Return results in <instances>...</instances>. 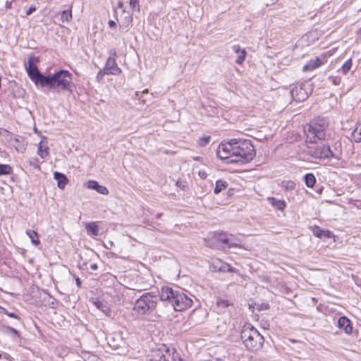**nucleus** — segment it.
<instances>
[{
	"mask_svg": "<svg viewBox=\"0 0 361 361\" xmlns=\"http://www.w3.org/2000/svg\"><path fill=\"white\" fill-rule=\"evenodd\" d=\"M104 69L106 71L107 75H119L121 73V69L118 66L116 59L109 56L106 62Z\"/></svg>",
	"mask_w": 361,
	"mask_h": 361,
	"instance_id": "nucleus-11",
	"label": "nucleus"
},
{
	"mask_svg": "<svg viewBox=\"0 0 361 361\" xmlns=\"http://www.w3.org/2000/svg\"><path fill=\"white\" fill-rule=\"evenodd\" d=\"M104 246L106 249L110 250V249H111L114 246V243L113 241L109 240L106 243H104Z\"/></svg>",
	"mask_w": 361,
	"mask_h": 361,
	"instance_id": "nucleus-36",
	"label": "nucleus"
},
{
	"mask_svg": "<svg viewBox=\"0 0 361 361\" xmlns=\"http://www.w3.org/2000/svg\"><path fill=\"white\" fill-rule=\"evenodd\" d=\"M240 338L245 348L252 352L261 350L264 342L263 336L250 324L243 326Z\"/></svg>",
	"mask_w": 361,
	"mask_h": 361,
	"instance_id": "nucleus-4",
	"label": "nucleus"
},
{
	"mask_svg": "<svg viewBox=\"0 0 361 361\" xmlns=\"http://www.w3.org/2000/svg\"><path fill=\"white\" fill-rule=\"evenodd\" d=\"M0 361H11L10 360H8V358L6 357H2L1 355H0Z\"/></svg>",
	"mask_w": 361,
	"mask_h": 361,
	"instance_id": "nucleus-48",
	"label": "nucleus"
},
{
	"mask_svg": "<svg viewBox=\"0 0 361 361\" xmlns=\"http://www.w3.org/2000/svg\"><path fill=\"white\" fill-rule=\"evenodd\" d=\"M322 63L320 59L317 57L314 60H310L307 64L303 66V71H312L321 66Z\"/></svg>",
	"mask_w": 361,
	"mask_h": 361,
	"instance_id": "nucleus-19",
	"label": "nucleus"
},
{
	"mask_svg": "<svg viewBox=\"0 0 361 361\" xmlns=\"http://www.w3.org/2000/svg\"><path fill=\"white\" fill-rule=\"evenodd\" d=\"M305 183L308 188H313L316 183V178L313 173H309L304 176Z\"/></svg>",
	"mask_w": 361,
	"mask_h": 361,
	"instance_id": "nucleus-23",
	"label": "nucleus"
},
{
	"mask_svg": "<svg viewBox=\"0 0 361 361\" xmlns=\"http://www.w3.org/2000/svg\"><path fill=\"white\" fill-rule=\"evenodd\" d=\"M295 186V183H294V182H293V181H288V182L287 183V185H286V188H287V189H289V190H293V189H294Z\"/></svg>",
	"mask_w": 361,
	"mask_h": 361,
	"instance_id": "nucleus-38",
	"label": "nucleus"
},
{
	"mask_svg": "<svg viewBox=\"0 0 361 361\" xmlns=\"http://www.w3.org/2000/svg\"><path fill=\"white\" fill-rule=\"evenodd\" d=\"M30 166H33L35 169H39V160L37 158H33L28 161Z\"/></svg>",
	"mask_w": 361,
	"mask_h": 361,
	"instance_id": "nucleus-34",
	"label": "nucleus"
},
{
	"mask_svg": "<svg viewBox=\"0 0 361 361\" xmlns=\"http://www.w3.org/2000/svg\"><path fill=\"white\" fill-rule=\"evenodd\" d=\"M210 139H211L210 136H207V137L200 138V145L201 146H205L206 145H207L209 143V142L210 141Z\"/></svg>",
	"mask_w": 361,
	"mask_h": 361,
	"instance_id": "nucleus-35",
	"label": "nucleus"
},
{
	"mask_svg": "<svg viewBox=\"0 0 361 361\" xmlns=\"http://www.w3.org/2000/svg\"><path fill=\"white\" fill-rule=\"evenodd\" d=\"M90 268H91L92 270L95 271V270H97L98 269V266H97V264L93 263V264H90Z\"/></svg>",
	"mask_w": 361,
	"mask_h": 361,
	"instance_id": "nucleus-45",
	"label": "nucleus"
},
{
	"mask_svg": "<svg viewBox=\"0 0 361 361\" xmlns=\"http://www.w3.org/2000/svg\"><path fill=\"white\" fill-rule=\"evenodd\" d=\"M26 234L29 236L31 240V242L35 245H38L39 244V240L38 238L37 233L32 230H27L26 231Z\"/></svg>",
	"mask_w": 361,
	"mask_h": 361,
	"instance_id": "nucleus-25",
	"label": "nucleus"
},
{
	"mask_svg": "<svg viewBox=\"0 0 361 361\" xmlns=\"http://www.w3.org/2000/svg\"><path fill=\"white\" fill-rule=\"evenodd\" d=\"M356 35H357V40L358 39H360L361 41V28H359L357 31H356Z\"/></svg>",
	"mask_w": 361,
	"mask_h": 361,
	"instance_id": "nucleus-43",
	"label": "nucleus"
},
{
	"mask_svg": "<svg viewBox=\"0 0 361 361\" xmlns=\"http://www.w3.org/2000/svg\"><path fill=\"white\" fill-rule=\"evenodd\" d=\"M94 305L96 306L97 309L101 310L105 314H109L111 312V310L106 302L100 300H96L94 302Z\"/></svg>",
	"mask_w": 361,
	"mask_h": 361,
	"instance_id": "nucleus-21",
	"label": "nucleus"
},
{
	"mask_svg": "<svg viewBox=\"0 0 361 361\" xmlns=\"http://www.w3.org/2000/svg\"><path fill=\"white\" fill-rule=\"evenodd\" d=\"M0 309L2 310V312H3L5 314L8 315V314H9V312H8L6 309H5V308H4V307H0Z\"/></svg>",
	"mask_w": 361,
	"mask_h": 361,
	"instance_id": "nucleus-47",
	"label": "nucleus"
},
{
	"mask_svg": "<svg viewBox=\"0 0 361 361\" xmlns=\"http://www.w3.org/2000/svg\"><path fill=\"white\" fill-rule=\"evenodd\" d=\"M160 300L169 302L176 311H183L191 307L192 300L183 292L174 290L169 286L162 287L160 291Z\"/></svg>",
	"mask_w": 361,
	"mask_h": 361,
	"instance_id": "nucleus-2",
	"label": "nucleus"
},
{
	"mask_svg": "<svg viewBox=\"0 0 361 361\" xmlns=\"http://www.w3.org/2000/svg\"><path fill=\"white\" fill-rule=\"evenodd\" d=\"M216 305L219 307L221 308H226L228 306H230L231 304L229 302L228 300L223 298H218L216 301Z\"/></svg>",
	"mask_w": 361,
	"mask_h": 361,
	"instance_id": "nucleus-30",
	"label": "nucleus"
},
{
	"mask_svg": "<svg viewBox=\"0 0 361 361\" xmlns=\"http://www.w3.org/2000/svg\"><path fill=\"white\" fill-rule=\"evenodd\" d=\"M54 178L57 180V185L61 189H63L68 183L67 177L60 172H54Z\"/></svg>",
	"mask_w": 361,
	"mask_h": 361,
	"instance_id": "nucleus-16",
	"label": "nucleus"
},
{
	"mask_svg": "<svg viewBox=\"0 0 361 361\" xmlns=\"http://www.w3.org/2000/svg\"><path fill=\"white\" fill-rule=\"evenodd\" d=\"M338 326L341 329H343L347 334H350L353 331V326L348 318L345 316L341 317L338 321Z\"/></svg>",
	"mask_w": 361,
	"mask_h": 361,
	"instance_id": "nucleus-12",
	"label": "nucleus"
},
{
	"mask_svg": "<svg viewBox=\"0 0 361 361\" xmlns=\"http://www.w3.org/2000/svg\"><path fill=\"white\" fill-rule=\"evenodd\" d=\"M329 80L334 85H339L341 82V78L339 76H334L330 75L329 77Z\"/></svg>",
	"mask_w": 361,
	"mask_h": 361,
	"instance_id": "nucleus-31",
	"label": "nucleus"
},
{
	"mask_svg": "<svg viewBox=\"0 0 361 361\" xmlns=\"http://www.w3.org/2000/svg\"><path fill=\"white\" fill-rule=\"evenodd\" d=\"M6 329L10 331V332H12L14 334H16V336H19V332L18 331H17L16 329L13 328V327H11V326H7L6 327Z\"/></svg>",
	"mask_w": 361,
	"mask_h": 361,
	"instance_id": "nucleus-39",
	"label": "nucleus"
},
{
	"mask_svg": "<svg viewBox=\"0 0 361 361\" xmlns=\"http://www.w3.org/2000/svg\"><path fill=\"white\" fill-rule=\"evenodd\" d=\"M37 154L42 159H45L49 155V147L42 140L37 145Z\"/></svg>",
	"mask_w": 361,
	"mask_h": 361,
	"instance_id": "nucleus-20",
	"label": "nucleus"
},
{
	"mask_svg": "<svg viewBox=\"0 0 361 361\" xmlns=\"http://www.w3.org/2000/svg\"><path fill=\"white\" fill-rule=\"evenodd\" d=\"M232 49L234 52L238 54L235 63L238 64H242L245 60V57L247 55V52L244 49H242L241 47L238 44L233 45L232 47Z\"/></svg>",
	"mask_w": 361,
	"mask_h": 361,
	"instance_id": "nucleus-14",
	"label": "nucleus"
},
{
	"mask_svg": "<svg viewBox=\"0 0 361 361\" xmlns=\"http://www.w3.org/2000/svg\"><path fill=\"white\" fill-rule=\"evenodd\" d=\"M27 63L28 66L26 67V71L30 80L36 86L44 87V83H47L48 81L47 75H43L38 68L33 64L32 59H29Z\"/></svg>",
	"mask_w": 361,
	"mask_h": 361,
	"instance_id": "nucleus-7",
	"label": "nucleus"
},
{
	"mask_svg": "<svg viewBox=\"0 0 361 361\" xmlns=\"http://www.w3.org/2000/svg\"><path fill=\"white\" fill-rule=\"evenodd\" d=\"M268 202L276 209L283 211L286 207V203L283 200H278L275 197H268Z\"/></svg>",
	"mask_w": 361,
	"mask_h": 361,
	"instance_id": "nucleus-17",
	"label": "nucleus"
},
{
	"mask_svg": "<svg viewBox=\"0 0 361 361\" xmlns=\"http://www.w3.org/2000/svg\"><path fill=\"white\" fill-rule=\"evenodd\" d=\"M37 10V8L35 6H31L28 10L26 11V15L27 16H30L31 15L33 12H35V11Z\"/></svg>",
	"mask_w": 361,
	"mask_h": 361,
	"instance_id": "nucleus-37",
	"label": "nucleus"
},
{
	"mask_svg": "<svg viewBox=\"0 0 361 361\" xmlns=\"http://www.w3.org/2000/svg\"><path fill=\"white\" fill-rule=\"evenodd\" d=\"M12 3L11 0L6 1V8H12Z\"/></svg>",
	"mask_w": 361,
	"mask_h": 361,
	"instance_id": "nucleus-42",
	"label": "nucleus"
},
{
	"mask_svg": "<svg viewBox=\"0 0 361 361\" xmlns=\"http://www.w3.org/2000/svg\"><path fill=\"white\" fill-rule=\"evenodd\" d=\"M290 94L294 100L303 102L308 98L309 92L303 86L296 85L290 90Z\"/></svg>",
	"mask_w": 361,
	"mask_h": 361,
	"instance_id": "nucleus-10",
	"label": "nucleus"
},
{
	"mask_svg": "<svg viewBox=\"0 0 361 361\" xmlns=\"http://www.w3.org/2000/svg\"><path fill=\"white\" fill-rule=\"evenodd\" d=\"M228 184L226 181L222 180H218L216 182L215 187L214 189V192L215 194H219L222 190H225L228 187Z\"/></svg>",
	"mask_w": 361,
	"mask_h": 361,
	"instance_id": "nucleus-24",
	"label": "nucleus"
},
{
	"mask_svg": "<svg viewBox=\"0 0 361 361\" xmlns=\"http://www.w3.org/2000/svg\"><path fill=\"white\" fill-rule=\"evenodd\" d=\"M113 55H114V56H116V51H115V50H114V51H113Z\"/></svg>",
	"mask_w": 361,
	"mask_h": 361,
	"instance_id": "nucleus-49",
	"label": "nucleus"
},
{
	"mask_svg": "<svg viewBox=\"0 0 361 361\" xmlns=\"http://www.w3.org/2000/svg\"><path fill=\"white\" fill-rule=\"evenodd\" d=\"M328 126V119L322 117L315 118L310 123L305 125L303 130L306 135V144H316L317 140H324Z\"/></svg>",
	"mask_w": 361,
	"mask_h": 361,
	"instance_id": "nucleus-3",
	"label": "nucleus"
},
{
	"mask_svg": "<svg viewBox=\"0 0 361 361\" xmlns=\"http://www.w3.org/2000/svg\"><path fill=\"white\" fill-rule=\"evenodd\" d=\"M72 8L73 4L70 6L68 10L63 11L61 14V18L63 22L66 21L69 22L72 19Z\"/></svg>",
	"mask_w": 361,
	"mask_h": 361,
	"instance_id": "nucleus-26",
	"label": "nucleus"
},
{
	"mask_svg": "<svg viewBox=\"0 0 361 361\" xmlns=\"http://www.w3.org/2000/svg\"><path fill=\"white\" fill-rule=\"evenodd\" d=\"M88 235L97 236L99 235V226L97 222H90L85 225Z\"/></svg>",
	"mask_w": 361,
	"mask_h": 361,
	"instance_id": "nucleus-18",
	"label": "nucleus"
},
{
	"mask_svg": "<svg viewBox=\"0 0 361 361\" xmlns=\"http://www.w3.org/2000/svg\"><path fill=\"white\" fill-rule=\"evenodd\" d=\"M352 67L351 59L347 60L342 66L341 70L343 74H346Z\"/></svg>",
	"mask_w": 361,
	"mask_h": 361,
	"instance_id": "nucleus-29",
	"label": "nucleus"
},
{
	"mask_svg": "<svg viewBox=\"0 0 361 361\" xmlns=\"http://www.w3.org/2000/svg\"><path fill=\"white\" fill-rule=\"evenodd\" d=\"M199 174L202 178H206L207 174L205 172L200 171Z\"/></svg>",
	"mask_w": 361,
	"mask_h": 361,
	"instance_id": "nucleus-46",
	"label": "nucleus"
},
{
	"mask_svg": "<svg viewBox=\"0 0 361 361\" xmlns=\"http://www.w3.org/2000/svg\"><path fill=\"white\" fill-rule=\"evenodd\" d=\"M108 24H109V26L110 27H114L116 25L115 21L112 20H110L109 22H108Z\"/></svg>",
	"mask_w": 361,
	"mask_h": 361,
	"instance_id": "nucleus-44",
	"label": "nucleus"
},
{
	"mask_svg": "<svg viewBox=\"0 0 361 361\" xmlns=\"http://www.w3.org/2000/svg\"><path fill=\"white\" fill-rule=\"evenodd\" d=\"M312 231L315 236L319 238H330L332 235V233L329 231L323 230L319 226H317L312 227Z\"/></svg>",
	"mask_w": 361,
	"mask_h": 361,
	"instance_id": "nucleus-15",
	"label": "nucleus"
},
{
	"mask_svg": "<svg viewBox=\"0 0 361 361\" xmlns=\"http://www.w3.org/2000/svg\"><path fill=\"white\" fill-rule=\"evenodd\" d=\"M157 306V298L152 293H143L134 303L133 310L137 316L152 314Z\"/></svg>",
	"mask_w": 361,
	"mask_h": 361,
	"instance_id": "nucleus-6",
	"label": "nucleus"
},
{
	"mask_svg": "<svg viewBox=\"0 0 361 361\" xmlns=\"http://www.w3.org/2000/svg\"><path fill=\"white\" fill-rule=\"evenodd\" d=\"M106 74H107V73L104 68L102 70H100L97 74V76H96L97 80L98 82L101 81L103 79L104 75H106Z\"/></svg>",
	"mask_w": 361,
	"mask_h": 361,
	"instance_id": "nucleus-33",
	"label": "nucleus"
},
{
	"mask_svg": "<svg viewBox=\"0 0 361 361\" xmlns=\"http://www.w3.org/2000/svg\"><path fill=\"white\" fill-rule=\"evenodd\" d=\"M74 279H75V282H76L77 286H78V288H80V287L81 286V283H82V282H81V281H80V278H79L78 276H75H75H74Z\"/></svg>",
	"mask_w": 361,
	"mask_h": 361,
	"instance_id": "nucleus-41",
	"label": "nucleus"
},
{
	"mask_svg": "<svg viewBox=\"0 0 361 361\" xmlns=\"http://www.w3.org/2000/svg\"><path fill=\"white\" fill-rule=\"evenodd\" d=\"M7 316H8L9 317H12V318L16 319L18 321H20V318L17 314H16L15 313L9 312V314H8Z\"/></svg>",
	"mask_w": 361,
	"mask_h": 361,
	"instance_id": "nucleus-40",
	"label": "nucleus"
},
{
	"mask_svg": "<svg viewBox=\"0 0 361 361\" xmlns=\"http://www.w3.org/2000/svg\"><path fill=\"white\" fill-rule=\"evenodd\" d=\"M351 139L355 142H361V122L357 123L355 129L352 132Z\"/></svg>",
	"mask_w": 361,
	"mask_h": 361,
	"instance_id": "nucleus-22",
	"label": "nucleus"
},
{
	"mask_svg": "<svg viewBox=\"0 0 361 361\" xmlns=\"http://www.w3.org/2000/svg\"><path fill=\"white\" fill-rule=\"evenodd\" d=\"M12 173V167L8 164H0V176L9 175Z\"/></svg>",
	"mask_w": 361,
	"mask_h": 361,
	"instance_id": "nucleus-27",
	"label": "nucleus"
},
{
	"mask_svg": "<svg viewBox=\"0 0 361 361\" xmlns=\"http://www.w3.org/2000/svg\"><path fill=\"white\" fill-rule=\"evenodd\" d=\"M87 188L96 190L97 192L102 195H108L109 190L106 187L101 185L99 183L94 180H90L87 182Z\"/></svg>",
	"mask_w": 361,
	"mask_h": 361,
	"instance_id": "nucleus-13",
	"label": "nucleus"
},
{
	"mask_svg": "<svg viewBox=\"0 0 361 361\" xmlns=\"http://www.w3.org/2000/svg\"><path fill=\"white\" fill-rule=\"evenodd\" d=\"M256 152L250 140L231 139L222 142L216 149L217 157L227 163H248L255 157Z\"/></svg>",
	"mask_w": 361,
	"mask_h": 361,
	"instance_id": "nucleus-1",
	"label": "nucleus"
},
{
	"mask_svg": "<svg viewBox=\"0 0 361 361\" xmlns=\"http://www.w3.org/2000/svg\"><path fill=\"white\" fill-rule=\"evenodd\" d=\"M129 4L133 10L140 11L139 0H130Z\"/></svg>",
	"mask_w": 361,
	"mask_h": 361,
	"instance_id": "nucleus-32",
	"label": "nucleus"
},
{
	"mask_svg": "<svg viewBox=\"0 0 361 361\" xmlns=\"http://www.w3.org/2000/svg\"><path fill=\"white\" fill-rule=\"evenodd\" d=\"M268 307H269V305L267 304L265 305V310L268 309Z\"/></svg>",
	"mask_w": 361,
	"mask_h": 361,
	"instance_id": "nucleus-50",
	"label": "nucleus"
},
{
	"mask_svg": "<svg viewBox=\"0 0 361 361\" xmlns=\"http://www.w3.org/2000/svg\"><path fill=\"white\" fill-rule=\"evenodd\" d=\"M72 74L66 70H60L52 75H47L48 81L44 87L55 90H68L72 82Z\"/></svg>",
	"mask_w": 361,
	"mask_h": 361,
	"instance_id": "nucleus-5",
	"label": "nucleus"
},
{
	"mask_svg": "<svg viewBox=\"0 0 361 361\" xmlns=\"http://www.w3.org/2000/svg\"><path fill=\"white\" fill-rule=\"evenodd\" d=\"M219 271L221 272H235V269L232 267L230 264L226 263H221V266L219 267Z\"/></svg>",
	"mask_w": 361,
	"mask_h": 361,
	"instance_id": "nucleus-28",
	"label": "nucleus"
},
{
	"mask_svg": "<svg viewBox=\"0 0 361 361\" xmlns=\"http://www.w3.org/2000/svg\"><path fill=\"white\" fill-rule=\"evenodd\" d=\"M314 144H307V153L315 159H324L334 157V154L329 146L325 145L314 146Z\"/></svg>",
	"mask_w": 361,
	"mask_h": 361,
	"instance_id": "nucleus-8",
	"label": "nucleus"
},
{
	"mask_svg": "<svg viewBox=\"0 0 361 361\" xmlns=\"http://www.w3.org/2000/svg\"><path fill=\"white\" fill-rule=\"evenodd\" d=\"M217 240L221 242L226 247H240V241L231 234L221 233Z\"/></svg>",
	"mask_w": 361,
	"mask_h": 361,
	"instance_id": "nucleus-9",
	"label": "nucleus"
}]
</instances>
